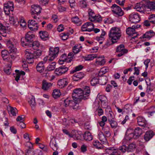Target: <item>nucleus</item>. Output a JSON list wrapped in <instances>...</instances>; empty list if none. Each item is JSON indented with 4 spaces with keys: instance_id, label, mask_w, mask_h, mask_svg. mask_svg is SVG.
I'll return each mask as SVG.
<instances>
[{
    "instance_id": "ea45409f",
    "label": "nucleus",
    "mask_w": 155,
    "mask_h": 155,
    "mask_svg": "<svg viewBox=\"0 0 155 155\" xmlns=\"http://www.w3.org/2000/svg\"><path fill=\"white\" fill-rule=\"evenodd\" d=\"M39 34L40 37L42 39H44L46 38H48V32L46 31H39Z\"/></svg>"
},
{
    "instance_id": "5701e85b",
    "label": "nucleus",
    "mask_w": 155,
    "mask_h": 155,
    "mask_svg": "<svg viewBox=\"0 0 155 155\" xmlns=\"http://www.w3.org/2000/svg\"><path fill=\"white\" fill-rule=\"evenodd\" d=\"M154 135V133L152 131H147L144 135V139L146 141H148L153 137Z\"/></svg>"
},
{
    "instance_id": "603ef678",
    "label": "nucleus",
    "mask_w": 155,
    "mask_h": 155,
    "mask_svg": "<svg viewBox=\"0 0 155 155\" xmlns=\"http://www.w3.org/2000/svg\"><path fill=\"white\" fill-rule=\"evenodd\" d=\"M102 129L104 131L107 137H109L110 135L109 131V128L108 127H103Z\"/></svg>"
},
{
    "instance_id": "f03ea898",
    "label": "nucleus",
    "mask_w": 155,
    "mask_h": 155,
    "mask_svg": "<svg viewBox=\"0 0 155 155\" xmlns=\"http://www.w3.org/2000/svg\"><path fill=\"white\" fill-rule=\"evenodd\" d=\"M42 51L38 49L32 52L27 50L25 52V56L26 58V61L29 64H31L34 62V59H37L39 58L41 55Z\"/></svg>"
},
{
    "instance_id": "8fccbe9b",
    "label": "nucleus",
    "mask_w": 155,
    "mask_h": 155,
    "mask_svg": "<svg viewBox=\"0 0 155 155\" xmlns=\"http://www.w3.org/2000/svg\"><path fill=\"white\" fill-rule=\"evenodd\" d=\"M88 14L89 15V19L91 20V18L94 20V16L95 15V14L94 11L91 9H89L88 11Z\"/></svg>"
},
{
    "instance_id": "20e7f679",
    "label": "nucleus",
    "mask_w": 155,
    "mask_h": 155,
    "mask_svg": "<svg viewBox=\"0 0 155 155\" xmlns=\"http://www.w3.org/2000/svg\"><path fill=\"white\" fill-rule=\"evenodd\" d=\"M59 52V48L58 47H56L54 48L50 49L49 54V56H46L43 59L44 64L48 61H51L55 58Z\"/></svg>"
},
{
    "instance_id": "4be33fe9",
    "label": "nucleus",
    "mask_w": 155,
    "mask_h": 155,
    "mask_svg": "<svg viewBox=\"0 0 155 155\" xmlns=\"http://www.w3.org/2000/svg\"><path fill=\"white\" fill-rule=\"evenodd\" d=\"M154 35V32L152 30H150L144 34L143 35L141 38H145L146 40H150L153 36Z\"/></svg>"
},
{
    "instance_id": "412c9836",
    "label": "nucleus",
    "mask_w": 155,
    "mask_h": 155,
    "mask_svg": "<svg viewBox=\"0 0 155 155\" xmlns=\"http://www.w3.org/2000/svg\"><path fill=\"white\" fill-rule=\"evenodd\" d=\"M138 124L139 125L145 127L147 124V121L143 117L139 116L137 118Z\"/></svg>"
},
{
    "instance_id": "4468645a",
    "label": "nucleus",
    "mask_w": 155,
    "mask_h": 155,
    "mask_svg": "<svg viewBox=\"0 0 155 155\" xmlns=\"http://www.w3.org/2000/svg\"><path fill=\"white\" fill-rule=\"evenodd\" d=\"M71 58H69L67 57L66 54H64L61 56L59 60V63L61 64H62L64 63H61V62H64L66 65H67V63H69L72 61Z\"/></svg>"
},
{
    "instance_id": "0e129e2a",
    "label": "nucleus",
    "mask_w": 155,
    "mask_h": 155,
    "mask_svg": "<svg viewBox=\"0 0 155 155\" xmlns=\"http://www.w3.org/2000/svg\"><path fill=\"white\" fill-rule=\"evenodd\" d=\"M62 124L65 126L69 125V121L68 120L64 118L62 119Z\"/></svg>"
},
{
    "instance_id": "f3484780",
    "label": "nucleus",
    "mask_w": 155,
    "mask_h": 155,
    "mask_svg": "<svg viewBox=\"0 0 155 155\" xmlns=\"http://www.w3.org/2000/svg\"><path fill=\"white\" fill-rule=\"evenodd\" d=\"M68 82L67 78H64L60 79L58 82V87L62 88L66 86L68 84Z\"/></svg>"
},
{
    "instance_id": "e433bc0d",
    "label": "nucleus",
    "mask_w": 155,
    "mask_h": 155,
    "mask_svg": "<svg viewBox=\"0 0 155 155\" xmlns=\"http://www.w3.org/2000/svg\"><path fill=\"white\" fill-rule=\"evenodd\" d=\"M61 94L60 91L58 89L54 90L52 94L53 97L55 99L59 97Z\"/></svg>"
},
{
    "instance_id": "bb28decb",
    "label": "nucleus",
    "mask_w": 155,
    "mask_h": 155,
    "mask_svg": "<svg viewBox=\"0 0 155 155\" xmlns=\"http://www.w3.org/2000/svg\"><path fill=\"white\" fill-rule=\"evenodd\" d=\"M84 139L86 141H91L93 139L92 136L90 132L86 131L83 135Z\"/></svg>"
},
{
    "instance_id": "58836bf2",
    "label": "nucleus",
    "mask_w": 155,
    "mask_h": 155,
    "mask_svg": "<svg viewBox=\"0 0 155 155\" xmlns=\"http://www.w3.org/2000/svg\"><path fill=\"white\" fill-rule=\"evenodd\" d=\"M9 113L12 114L13 116H16V114L18 113L17 109L15 107H10L8 110Z\"/></svg>"
},
{
    "instance_id": "bf43d9fd",
    "label": "nucleus",
    "mask_w": 155,
    "mask_h": 155,
    "mask_svg": "<svg viewBox=\"0 0 155 155\" xmlns=\"http://www.w3.org/2000/svg\"><path fill=\"white\" fill-rule=\"evenodd\" d=\"M150 10L155 9V1L154 2H150L149 5H148V8Z\"/></svg>"
},
{
    "instance_id": "2eb2a0df",
    "label": "nucleus",
    "mask_w": 155,
    "mask_h": 155,
    "mask_svg": "<svg viewBox=\"0 0 155 155\" xmlns=\"http://www.w3.org/2000/svg\"><path fill=\"white\" fill-rule=\"evenodd\" d=\"M126 140H130L133 138H135V135L132 130L130 129H127L126 133Z\"/></svg>"
},
{
    "instance_id": "4c0bfd02",
    "label": "nucleus",
    "mask_w": 155,
    "mask_h": 155,
    "mask_svg": "<svg viewBox=\"0 0 155 155\" xmlns=\"http://www.w3.org/2000/svg\"><path fill=\"white\" fill-rule=\"evenodd\" d=\"M82 47L80 45H75L73 48V51L74 54H77L81 51V48Z\"/></svg>"
},
{
    "instance_id": "09e8293b",
    "label": "nucleus",
    "mask_w": 155,
    "mask_h": 155,
    "mask_svg": "<svg viewBox=\"0 0 155 155\" xmlns=\"http://www.w3.org/2000/svg\"><path fill=\"white\" fill-rule=\"evenodd\" d=\"M11 62H10V64H8V67L5 68L4 69V72L8 74H10L11 73Z\"/></svg>"
},
{
    "instance_id": "774afa93",
    "label": "nucleus",
    "mask_w": 155,
    "mask_h": 155,
    "mask_svg": "<svg viewBox=\"0 0 155 155\" xmlns=\"http://www.w3.org/2000/svg\"><path fill=\"white\" fill-rule=\"evenodd\" d=\"M20 25L22 27H25L26 25V23L24 19H21L20 21Z\"/></svg>"
},
{
    "instance_id": "6e6d98bb",
    "label": "nucleus",
    "mask_w": 155,
    "mask_h": 155,
    "mask_svg": "<svg viewBox=\"0 0 155 155\" xmlns=\"http://www.w3.org/2000/svg\"><path fill=\"white\" fill-rule=\"evenodd\" d=\"M2 32L3 33L6 32V28L3 25L0 23V33L1 34Z\"/></svg>"
},
{
    "instance_id": "5fc2aeb1",
    "label": "nucleus",
    "mask_w": 155,
    "mask_h": 155,
    "mask_svg": "<svg viewBox=\"0 0 155 155\" xmlns=\"http://www.w3.org/2000/svg\"><path fill=\"white\" fill-rule=\"evenodd\" d=\"M127 147L126 146V145H123L122 146L120 147L119 149L122 152L125 153L126 151L127 152Z\"/></svg>"
},
{
    "instance_id": "1a4fd4ad",
    "label": "nucleus",
    "mask_w": 155,
    "mask_h": 155,
    "mask_svg": "<svg viewBox=\"0 0 155 155\" xmlns=\"http://www.w3.org/2000/svg\"><path fill=\"white\" fill-rule=\"evenodd\" d=\"M112 11L116 16H120L124 14V12L121 8L117 5L114 4L111 7Z\"/></svg>"
},
{
    "instance_id": "69168bd1",
    "label": "nucleus",
    "mask_w": 155,
    "mask_h": 155,
    "mask_svg": "<svg viewBox=\"0 0 155 155\" xmlns=\"http://www.w3.org/2000/svg\"><path fill=\"white\" fill-rule=\"evenodd\" d=\"M110 155H120V153L117 150H114L109 154Z\"/></svg>"
},
{
    "instance_id": "f704fd0d",
    "label": "nucleus",
    "mask_w": 155,
    "mask_h": 155,
    "mask_svg": "<svg viewBox=\"0 0 155 155\" xmlns=\"http://www.w3.org/2000/svg\"><path fill=\"white\" fill-rule=\"evenodd\" d=\"M99 138L103 143H107V139L102 133H99Z\"/></svg>"
},
{
    "instance_id": "9d476101",
    "label": "nucleus",
    "mask_w": 155,
    "mask_h": 155,
    "mask_svg": "<svg viewBox=\"0 0 155 155\" xmlns=\"http://www.w3.org/2000/svg\"><path fill=\"white\" fill-rule=\"evenodd\" d=\"M70 65H62L58 68L56 69L55 71V74L58 76H60L65 73L68 70V66Z\"/></svg>"
},
{
    "instance_id": "a211bd4d",
    "label": "nucleus",
    "mask_w": 155,
    "mask_h": 155,
    "mask_svg": "<svg viewBox=\"0 0 155 155\" xmlns=\"http://www.w3.org/2000/svg\"><path fill=\"white\" fill-rule=\"evenodd\" d=\"M84 74L83 72H79L75 73L72 77V79L74 81H78L84 77Z\"/></svg>"
},
{
    "instance_id": "7ed1b4c3",
    "label": "nucleus",
    "mask_w": 155,
    "mask_h": 155,
    "mask_svg": "<svg viewBox=\"0 0 155 155\" xmlns=\"http://www.w3.org/2000/svg\"><path fill=\"white\" fill-rule=\"evenodd\" d=\"M35 38V35L31 31L28 32L25 35V37L21 38V44L23 47L28 46L34 41Z\"/></svg>"
},
{
    "instance_id": "7c9ffc66",
    "label": "nucleus",
    "mask_w": 155,
    "mask_h": 155,
    "mask_svg": "<svg viewBox=\"0 0 155 155\" xmlns=\"http://www.w3.org/2000/svg\"><path fill=\"white\" fill-rule=\"evenodd\" d=\"M108 121L112 128H115L117 127V122L114 120V118H109Z\"/></svg>"
},
{
    "instance_id": "4d7b16f0",
    "label": "nucleus",
    "mask_w": 155,
    "mask_h": 155,
    "mask_svg": "<svg viewBox=\"0 0 155 155\" xmlns=\"http://www.w3.org/2000/svg\"><path fill=\"white\" fill-rule=\"evenodd\" d=\"M25 145L28 148V150H33V144L30 142L28 141L25 143Z\"/></svg>"
},
{
    "instance_id": "de8ad7c7",
    "label": "nucleus",
    "mask_w": 155,
    "mask_h": 155,
    "mask_svg": "<svg viewBox=\"0 0 155 155\" xmlns=\"http://www.w3.org/2000/svg\"><path fill=\"white\" fill-rule=\"evenodd\" d=\"M124 50H127L124 49V46L123 44H120L119 46H117L116 49V52H124Z\"/></svg>"
},
{
    "instance_id": "37998d69",
    "label": "nucleus",
    "mask_w": 155,
    "mask_h": 155,
    "mask_svg": "<svg viewBox=\"0 0 155 155\" xmlns=\"http://www.w3.org/2000/svg\"><path fill=\"white\" fill-rule=\"evenodd\" d=\"M71 20L73 22L76 24L78 25H80L81 24V21L77 16L73 17L72 18Z\"/></svg>"
},
{
    "instance_id": "c85d7f7f",
    "label": "nucleus",
    "mask_w": 155,
    "mask_h": 155,
    "mask_svg": "<svg viewBox=\"0 0 155 155\" xmlns=\"http://www.w3.org/2000/svg\"><path fill=\"white\" fill-rule=\"evenodd\" d=\"M14 4L13 2L9 1L7 4H5L4 5V7L6 8V9L8 10V11H10L11 10L12 11L13 9Z\"/></svg>"
},
{
    "instance_id": "a18cd8bd",
    "label": "nucleus",
    "mask_w": 155,
    "mask_h": 155,
    "mask_svg": "<svg viewBox=\"0 0 155 155\" xmlns=\"http://www.w3.org/2000/svg\"><path fill=\"white\" fill-rule=\"evenodd\" d=\"M94 17V20L91 18L90 21L91 22H100L102 21V17L98 15H95Z\"/></svg>"
},
{
    "instance_id": "c9c22d12",
    "label": "nucleus",
    "mask_w": 155,
    "mask_h": 155,
    "mask_svg": "<svg viewBox=\"0 0 155 155\" xmlns=\"http://www.w3.org/2000/svg\"><path fill=\"white\" fill-rule=\"evenodd\" d=\"M126 32L128 35L129 36H133L134 34H135V30L131 27H129L126 30Z\"/></svg>"
},
{
    "instance_id": "39448f33",
    "label": "nucleus",
    "mask_w": 155,
    "mask_h": 155,
    "mask_svg": "<svg viewBox=\"0 0 155 155\" xmlns=\"http://www.w3.org/2000/svg\"><path fill=\"white\" fill-rule=\"evenodd\" d=\"M150 2L148 0H143L140 2L137 3L134 8L137 11L140 12H143L145 10L148 8Z\"/></svg>"
},
{
    "instance_id": "423d86ee",
    "label": "nucleus",
    "mask_w": 155,
    "mask_h": 155,
    "mask_svg": "<svg viewBox=\"0 0 155 155\" xmlns=\"http://www.w3.org/2000/svg\"><path fill=\"white\" fill-rule=\"evenodd\" d=\"M114 28H111L109 35V37L111 38L112 44L116 42V40L119 39L121 36L120 33L117 31Z\"/></svg>"
},
{
    "instance_id": "c756f323",
    "label": "nucleus",
    "mask_w": 155,
    "mask_h": 155,
    "mask_svg": "<svg viewBox=\"0 0 155 155\" xmlns=\"http://www.w3.org/2000/svg\"><path fill=\"white\" fill-rule=\"evenodd\" d=\"M135 135V138L137 139L142 134V130L139 127L136 128L133 131Z\"/></svg>"
},
{
    "instance_id": "0eeeda50",
    "label": "nucleus",
    "mask_w": 155,
    "mask_h": 155,
    "mask_svg": "<svg viewBox=\"0 0 155 155\" xmlns=\"http://www.w3.org/2000/svg\"><path fill=\"white\" fill-rule=\"evenodd\" d=\"M64 105L65 107L70 106L75 110H77L79 107L78 104L74 100H70L69 98H67L64 101Z\"/></svg>"
},
{
    "instance_id": "473e14b6",
    "label": "nucleus",
    "mask_w": 155,
    "mask_h": 155,
    "mask_svg": "<svg viewBox=\"0 0 155 155\" xmlns=\"http://www.w3.org/2000/svg\"><path fill=\"white\" fill-rule=\"evenodd\" d=\"M40 45L39 42L38 41H35L32 42L28 46V47H32L34 49L37 50Z\"/></svg>"
},
{
    "instance_id": "e2e57ef3",
    "label": "nucleus",
    "mask_w": 155,
    "mask_h": 155,
    "mask_svg": "<svg viewBox=\"0 0 155 155\" xmlns=\"http://www.w3.org/2000/svg\"><path fill=\"white\" fill-rule=\"evenodd\" d=\"M80 6L82 8H85L87 6V3L85 1L83 0L80 2L79 3Z\"/></svg>"
},
{
    "instance_id": "f8f14e48",
    "label": "nucleus",
    "mask_w": 155,
    "mask_h": 155,
    "mask_svg": "<svg viewBox=\"0 0 155 155\" xmlns=\"http://www.w3.org/2000/svg\"><path fill=\"white\" fill-rule=\"evenodd\" d=\"M130 21L131 23L136 24L140 21V17L137 13H133L129 16Z\"/></svg>"
},
{
    "instance_id": "6ab92c4d",
    "label": "nucleus",
    "mask_w": 155,
    "mask_h": 155,
    "mask_svg": "<svg viewBox=\"0 0 155 155\" xmlns=\"http://www.w3.org/2000/svg\"><path fill=\"white\" fill-rule=\"evenodd\" d=\"M52 85V84L48 82L46 80H43L42 82V88L44 91H46L49 89Z\"/></svg>"
},
{
    "instance_id": "13d9d810",
    "label": "nucleus",
    "mask_w": 155,
    "mask_h": 155,
    "mask_svg": "<svg viewBox=\"0 0 155 155\" xmlns=\"http://www.w3.org/2000/svg\"><path fill=\"white\" fill-rule=\"evenodd\" d=\"M25 117L23 115L19 116L17 118L16 120L19 122H24L25 121Z\"/></svg>"
},
{
    "instance_id": "3c124183",
    "label": "nucleus",
    "mask_w": 155,
    "mask_h": 155,
    "mask_svg": "<svg viewBox=\"0 0 155 155\" xmlns=\"http://www.w3.org/2000/svg\"><path fill=\"white\" fill-rule=\"evenodd\" d=\"M150 22L153 24H155V15L152 14L149 15L148 18Z\"/></svg>"
},
{
    "instance_id": "b1692460",
    "label": "nucleus",
    "mask_w": 155,
    "mask_h": 155,
    "mask_svg": "<svg viewBox=\"0 0 155 155\" xmlns=\"http://www.w3.org/2000/svg\"><path fill=\"white\" fill-rule=\"evenodd\" d=\"M36 69L37 71L40 73L42 72L45 69V67L43 62H39L36 66Z\"/></svg>"
},
{
    "instance_id": "2f4dec72",
    "label": "nucleus",
    "mask_w": 155,
    "mask_h": 155,
    "mask_svg": "<svg viewBox=\"0 0 155 155\" xmlns=\"http://www.w3.org/2000/svg\"><path fill=\"white\" fill-rule=\"evenodd\" d=\"M50 146L54 151H56L58 149V147L56 142L53 139L51 140Z\"/></svg>"
},
{
    "instance_id": "a878e982",
    "label": "nucleus",
    "mask_w": 155,
    "mask_h": 155,
    "mask_svg": "<svg viewBox=\"0 0 155 155\" xmlns=\"http://www.w3.org/2000/svg\"><path fill=\"white\" fill-rule=\"evenodd\" d=\"M9 21L10 23L13 25L16 26L18 25L19 21L17 18H15L13 16H11L9 17Z\"/></svg>"
},
{
    "instance_id": "9b49d317",
    "label": "nucleus",
    "mask_w": 155,
    "mask_h": 155,
    "mask_svg": "<svg viewBox=\"0 0 155 155\" xmlns=\"http://www.w3.org/2000/svg\"><path fill=\"white\" fill-rule=\"evenodd\" d=\"M28 26L31 30L35 31L38 28V23L35 20H30L28 22Z\"/></svg>"
},
{
    "instance_id": "cd10ccee",
    "label": "nucleus",
    "mask_w": 155,
    "mask_h": 155,
    "mask_svg": "<svg viewBox=\"0 0 155 155\" xmlns=\"http://www.w3.org/2000/svg\"><path fill=\"white\" fill-rule=\"evenodd\" d=\"M97 57V55L96 54H92L87 55L86 56H84L83 58L85 61H89L93 60L94 58Z\"/></svg>"
},
{
    "instance_id": "393cba45",
    "label": "nucleus",
    "mask_w": 155,
    "mask_h": 155,
    "mask_svg": "<svg viewBox=\"0 0 155 155\" xmlns=\"http://www.w3.org/2000/svg\"><path fill=\"white\" fill-rule=\"evenodd\" d=\"M56 64V63L55 62H52L51 64H49V66H48L47 69L45 71L46 76H48V74L47 73V71H50L54 70L55 68Z\"/></svg>"
},
{
    "instance_id": "338daca9",
    "label": "nucleus",
    "mask_w": 155,
    "mask_h": 155,
    "mask_svg": "<svg viewBox=\"0 0 155 155\" xmlns=\"http://www.w3.org/2000/svg\"><path fill=\"white\" fill-rule=\"evenodd\" d=\"M35 153L32 150H28L26 153V155H34Z\"/></svg>"
},
{
    "instance_id": "79ce46f5",
    "label": "nucleus",
    "mask_w": 155,
    "mask_h": 155,
    "mask_svg": "<svg viewBox=\"0 0 155 155\" xmlns=\"http://www.w3.org/2000/svg\"><path fill=\"white\" fill-rule=\"evenodd\" d=\"M136 145L134 143H132L130 144L127 147V152H132L136 148Z\"/></svg>"
},
{
    "instance_id": "6e6552de",
    "label": "nucleus",
    "mask_w": 155,
    "mask_h": 155,
    "mask_svg": "<svg viewBox=\"0 0 155 155\" xmlns=\"http://www.w3.org/2000/svg\"><path fill=\"white\" fill-rule=\"evenodd\" d=\"M13 39H9L6 41V45L9 49L10 53H15L17 51L16 48L17 43L16 42L12 41Z\"/></svg>"
},
{
    "instance_id": "aec40b11",
    "label": "nucleus",
    "mask_w": 155,
    "mask_h": 155,
    "mask_svg": "<svg viewBox=\"0 0 155 155\" xmlns=\"http://www.w3.org/2000/svg\"><path fill=\"white\" fill-rule=\"evenodd\" d=\"M28 102L32 110H34L35 109L36 105L34 96H32L29 99Z\"/></svg>"
},
{
    "instance_id": "dca6fc26",
    "label": "nucleus",
    "mask_w": 155,
    "mask_h": 155,
    "mask_svg": "<svg viewBox=\"0 0 155 155\" xmlns=\"http://www.w3.org/2000/svg\"><path fill=\"white\" fill-rule=\"evenodd\" d=\"M32 15L36 14L38 15L41 13V8L39 5H34L31 6Z\"/></svg>"
},
{
    "instance_id": "680f3d73",
    "label": "nucleus",
    "mask_w": 155,
    "mask_h": 155,
    "mask_svg": "<svg viewBox=\"0 0 155 155\" xmlns=\"http://www.w3.org/2000/svg\"><path fill=\"white\" fill-rule=\"evenodd\" d=\"M83 68V66L81 65H79L75 67V69L73 71V73H74L77 71H80Z\"/></svg>"
},
{
    "instance_id": "c03bdc74",
    "label": "nucleus",
    "mask_w": 155,
    "mask_h": 155,
    "mask_svg": "<svg viewBox=\"0 0 155 155\" xmlns=\"http://www.w3.org/2000/svg\"><path fill=\"white\" fill-rule=\"evenodd\" d=\"M81 131H76L74 134V139L75 140H81Z\"/></svg>"
},
{
    "instance_id": "ddd939ff",
    "label": "nucleus",
    "mask_w": 155,
    "mask_h": 155,
    "mask_svg": "<svg viewBox=\"0 0 155 155\" xmlns=\"http://www.w3.org/2000/svg\"><path fill=\"white\" fill-rule=\"evenodd\" d=\"M1 56L3 60L5 62H12L10 59L9 52L6 50H2L1 52Z\"/></svg>"
},
{
    "instance_id": "72a5a7b5",
    "label": "nucleus",
    "mask_w": 155,
    "mask_h": 155,
    "mask_svg": "<svg viewBox=\"0 0 155 155\" xmlns=\"http://www.w3.org/2000/svg\"><path fill=\"white\" fill-rule=\"evenodd\" d=\"M107 80L108 78L106 76H102L99 80V83L101 85H104L107 84Z\"/></svg>"
},
{
    "instance_id": "f257e3e1",
    "label": "nucleus",
    "mask_w": 155,
    "mask_h": 155,
    "mask_svg": "<svg viewBox=\"0 0 155 155\" xmlns=\"http://www.w3.org/2000/svg\"><path fill=\"white\" fill-rule=\"evenodd\" d=\"M90 93L89 87L86 86L83 90L80 88L74 89L72 94V97L73 100L78 104L82 100H86L88 99Z\"/></svg>"
},
{
    "instance_id": "49530a36",
    "label": "nucleus",
    "mask_w": 155,
    "mask_h": 155,
    "mask_svg": "<svg viewBox=\"0 0 155 155\" xmlns=\"http://www.w3.org/2000/svg\"><path fill=\"white\" fill-rule=\"evenodd\" d=\"M93 145L96 148L98 149H101L103 148L104 146L102 144L100 143L98 141L96 140L93 143Z\"/></svg>"
},
{
    "instance_id": "a19ab883",
    "label": "nucleus",
    "mask_w": 155,
    "mask_h": 155,
    "mask_svg": "<svg viewBox=\"0 0 155 155\" xmlns=\"http://www.w3.org/2000/svg\"><path fill=\"white\" fill-rule=\"evenodd\" d=\"M98 59H97L96 61V63L97 64L102 65H104L105 63V59H102V58H100V57H98L97 58Z\"/></svg>"
},
{
    "instance_id": "052dcab7",
    "label": "nucleus",
    "mask_w": 155,
    "mask_h": 155,
    "mask_svg": "<svg viewBox=\"0 0 155 155\" xmlns=\"http://www.w3.org/2000/svg\"><path fill=\"white\" fill-rule=\"evenodd\" d=\"M15 72L16 73V74H15V76H14V77H15V81L17 82H18L20 76V75L19 74V71L16 70H15Z\"/></svg>"
},
{
    "instance_id": "864d4df0",
    "label": "nucleus",
    "mask_w": 155,
    "mask_h": 155,
    "mask_svg": "<svg viewBox=\"0 0 155 155\" xmlns=\"http://www.w3.org/2000/svg\"><path fill=\"white\" fill-rule=\"evenodd\" d=\"M98 82L99 83V80L95 78H92L91 81V84L93 86L95 85Z\"/></svg>"
}]
</instances>
